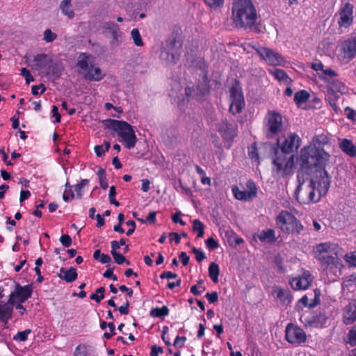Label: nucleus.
Returning a JSON list of instances; mask_svg holds the SVG:
<instances>
[{"instance_id":"obj_1","label":"nucleus","mask_w":356,"mask_h":356,"mask_svg":"<svg viewBox=\"0 0 356 356\" xmlns=\"http://www.w3.org/2000/svg\"><path fill=\"white\" fill-rule=\"evenodd\" d=\"M330 183L331 178L325 169L314 168L309 184L303 181L298 184L295 192L296 198L304 204L317 202L327 194Z\"/></svg>"},{"instance_id":"obj_2","label":"nucleus","mask_w":356,"mask_h":356,"mask_svg":"<svg viewBox=\"0 0 356 356\" xmlns=\"http://www.w3.org/2000/svg\"><path fill=\"white\" fill-rule=\"evenodd\" d=\"M328 143V137L320 134L313 138V146L303 147L298 159L300 169L307 171H312L313 168L325 169L330 154L323 148Z\"/></svg>"},{"instance_id":"obj_3","label":"nucleus","mask_w":356,"mask_h":356,"mask_svg":"<svg viewBox=\"0 0 356 356\" xmlns=\"http://www.w3.org/2000/svg\"><path fill=\"white\" fill-rule=\"evenodd\" d=\"M273 163L277 173L288 175L294 165L296 152L301 145V138L296 133H289L283 140L277 139Z\"/></svg>"},{"instance_id":"obj_4","label":"nucleus","mask_w":356,"mask_h":356,"mask_svg":"<svg viewBox=\"0 0 356 356\" xmlns=\"http://www.w3.org/2000/svg\"><path fill=\"white\" fill-rule=\"evenodd\" d=\"M258 19L257 10L251 0H234L232 19L238 29L252 30Z\"/></svg>"},{"instance_id":"obj_5","label":"nucleus","mask_w":356,"mask_h":356,"mask_svg":"<svg viewBox=\"0 0 356 356\" xmlns=\"http://www.w3.org/2000/svg\"><path fill=\"white\" fill-rule=\"evenodd\" d=\"M181 33L180 27H175L163 44L161 56L169 63L175 64L181 57L183 47Z\"/></svg>"},{"instance_id":"obj_6","label":"nucleus","mask_w":356,"mask_h":356,"mask_svg":"<svg viewBox=\"0 0 356 356\" xmlns=\"http://www.w3.org/2000/svg\"><path fill=\"white\" fill-rule=\"evenodd\" d=\"M104 124L106 128L112 129L122 139L126 148L130 149L135 147L138 139L130 124L123 120L113 119L104 120Z\"/></svg>"},{"instance_id":"obj_7","label":"nucleus","mask_w":356,"mask_h":356,"mask_svg":"<svg viewBox=\"0 0 356 356\" xmlns=\"http://www.w3.org/2000/svg\"><path fill=\"white\" fill-rule=\"evenodd\" d=\"M91 59L92 56L88 53L79 54L76 63L78 72L88 81H100L104 78L105 74L99 67L95 66Z\"/></svg>"},{"instance_id":"obj_8","label":"nucleus","mask_w":356,"mask_h":356,"mask_svg":"<svg viewBox=\"0 0 356 356\" xmlns=\"http://www.w3.org/2000/svg\"><path fill=\"white\" fill-rule=\"evenodd\" d=\"M277 226L280 230L287 234L298 235L304 229V226L291 212L282 210L275 219Z\"/></svg>"},{"instance_id":"obj_9","label":"nucleus","mask_w":356,"mask_h":356,"mask_svg":"<svg viewBox=\"0 0 356 356\" xmlns=\"http://www.w3.org/2000/svg\"><path fill=\"white\" fill-rule=\"evenodd\" d=\"M266 135L268 138H273L283 129L282 116L276 111H268L265 117Z\"/></svg>"},{"instance_id":"obj_10","label":"nucleus","mask_w":356,"mask_h":356,"mask_svg":"<svg viewBox=\"0 0 356 356\" xmlns=\"http://www.w3.org/2000/svg\"><path fill=\"white\" fill-rule=\"evenodd\" d=\"M323 273L329 280H335L340 273L342 266L341 261L336 256L327 257L326 259L319 263Z\"/></svg>"},{"instance_id":"obj_11","label":"nucleus","mask_w":356,"mask_h":356,"mask_svg":"<svg viewBox=\"0 0 356 356\" xmlns=\"http://www.w3.org/2000/svg\"><path fill=\"white\" fill-rule=\"evenodd\" d=\"M217 130L225 143V147L227 149H229L235 137L237 136V127L234 126L227 120H224L218 124Z\"/></svg>"},{"instance_id":"obj_12","label":"nucleus","mask_w":356,"mask_h":356,"mask_svg":"<svg viewBox=\"0 0 356 356\" xmlns=\"http://www.w3.org/2000/svg\"><path fill=\"white\" fill-rule=\"evenodd\" d=\"M354 6L352 3L347 2L341 6L337 15L338 16L337 24L339 28L343 31L347 30L353 24Z\"/></svg>"},{"instance_id":"obj_13","label":"nucleus","mask_w":356,"mask_h":356,"mask_svg":"<svg viewBox=\"0 0 356 356\" xmlns=\"http://www.w3.org/2000/svg\"><path fill=\"white\" fill-rule=\"evenodd\" d=\"M327 316L320 311H313L301 315L300 321L306 327H322L326 323Z\"/></svg>"},{"instance_id":"obj_14","label":"nucleus","mask_w":356,"mask_h":356,"mask_svg":"<svg viewBox=\"0 0 356 356\" xmlns=\"http://www.w3.org/2000/svg\"><path fill=\"white\" fill-rule=\"evenodd\" d=\"M33 291V286L31 284L22 286L19 283H16L14 291L10 294L8 302L13 306L14 299H17L19 302L23 303L31 297Z\"/></svg>"},{"instance_id":"obj_15","label":"nucleus","mask_w":356,"mask_h":356,"mask_svg":"<svg viewBox=\"0 0 356 356\" xmlns=\"http://www.w3.org/2000/svg\"><path fill=\"white\" fill-rule=\"evenodd\" d=\"M256 51L260 57L270 65L278 66L284 62L282 55L277 51H273L272 49L259 47L256 49Z\"/></svg>"},{"instance_id":"obj_16","label":"nucleus","mask_w":356,"mask_h":356,"mask_svg":"<svg viewBox=\"0 0 356 356\" xmlns=\"http://www.w3.org/2000/svg\"><path fill=\"white\" fill-rule=\"evenodd\" d=\"M285 338L290 343L300 344L306 341L307 335L301 327L289 323L286 327Z\"/></svg>"},{"instance_id":"obj_17","label":"nucleus","mask_w":356,"mask_h":356,"mask_svg":"<svg viewBox=\"0 0 356 356\" xmlns=\"http://www.w3.org/2000/svg\"><path fill=\"white\" fill-rule=\"evenodd\" d=\"M245 107L243 94L236 87L230 88L229 112L233 115L241 113Z\"/></svg>"},{"instance_id":"obj_18","label":"nucleus","mask_w":356,"mask_h":356,"mask_svg":"<svg viewBox=\"0 0 356 356\" xmlns=\"http://www.w3.org/2000/svg\"><path fill=\"white\" fill-rule=\"evenodd\" d=\"M246 186L248 188V191H241L237 186H233L232 187V191L234 197L236 200L241 201H248L257 196V188L252 180H248L246 183Z\"/></svg>"},{"instance_id":"obj_19","label":"nucleus","mask_w":356,"mask_h":356,"mask_svg":"<svg viewBox=\"0 0 356 356\" xmlns=\"http://www.w3.org/2000/svg\"><path fill=\"white\" fill-rule=\"evenodd\" d=\"M104 32L109 33L111 38L110 44L112 47L115 48L120 45L122 33L119 26L113 22H106L103 24Z\"/></svg>"},{"instance_id":"obj_20","label":"nucleus","mask_w":356,"mask_h":356,"mask_svg":"<svg viewBox=\"0 0 356 356\" xmlns=\"http://www.w3.org/2000/svg\"><path fill=\"white\" fill-rule=\"evenodd\" d=\"M342 322L346 325H349L356 322V299H350L342 310Z\"/></svg>"},{"instance_id":"obj_21","label":"nucleus","mask_w":356,"mask_h":356,"mask_svg":"<svg viewBox=\"0 0 356 356\" xmlns=\"http://www.w3.org/2000/svg\"><path fill=\"white\" fill-rule=\"evenodd\" d=\"M312 282V275L309 270H305L302 275L293 277L289 280L291 288L294 290H305Z\"/></svg>"},{"instance_id":"obj_22","label":"nucleus","mask_w":356,"mask_h":356,"mask_svg":"<svg viewBox=\"0 0 356 356\" xmlns=\"http://www.w3.org/2000/svg\"><path fill=\"white\" fill-rule=\"evenodd\" d=\"M333 246L334 244L330 242L320 243L316 245L312 250L314 257L320 263L325 260L327 257H332L330 253L332 250H334Z\"/></svg>"},{"instance_id":"obj_23","label":"nucleus","mask_w":356,"mask_h":356,"mask_svg":"<svg viewBox=\"0 0 356 356\" xmlns=\"http://www.w3.org/2000/svg\"><path fill=\"white\" fill-rule=\"evenodd\" d=\"M272 294L275 298L278 300L282 306H289L293 299L291 291L288 288L275 286L273 288Z\"/></svg>"},{"instance_id":"obj_24","label":"nucleus","mask_w":356,"mask_h":356,"mask_svg":"<svg viewBox=\"0 0 356 356\" xmlns=\"http://www.w3.org/2000/svg\"><path fill=\"white\" fill-rule=\"evenodd\" d=\"M342 56L352 59L356 56V38H352L345 40L341 45Z\"/></svg>"},{"instance_id":"obj_25","label":"nucleus","mask_w":356,"mask_h":356,"mask_svg":"<svg viewBox=\"0 0 356 356\" xmlns=\"http://www.w3.org/2000/svg\"><path fill=\"white\" fill-rule=\"evenodd\" d=\"M33 61L35 67L40 70L44 68L50 69L54 64L53 59L49 58L45 54H37L34 56Z\"/></svg>"},{"instance_id":"obj_26","label":"nucleus","mask_w":356,"mask_h":356,"mask_svg":"<svg viewBox=\"0 0 356 356\" xmlns=\"http://www.w3.org/2000/svg\"><path fill=\"white\" fill-rule=\"evenodd\" d=\"M320 79L327 83L328 88L332 92H343L346 86L345 85L336 78L332 79L325 76H319Z\"/></svg>"},{"instance_id":"obj_27","label":"nucleus","mask_w":356,"mask_h":356,"mask_svg":"<svg viewBox=\"0 0 356 356\" xmlns=\"http://www.w3.org/2000/svg\"><path fill=\"white\" fill-rule=\"evenodd\" d=\"M60 273L58 275V277L66 282L71 283L77 279L78 274L74 267H70L69 269L61 268Z\"/></svg>"},{"instance_id":"obj_28","label":"nucleus","mask_w":356,"mask_h":356,"mask_svg":"<svg viewBox=\"0 0 356 356\" xmlns=\"http://www.w3.org/2000/svg\"><path fill=\"white\" fill-rule=\"evenodd\" d=\"M340 149L350 157L356 156V146L353 143L347 138H343L339 143Z\"/></svg>"},{"instance_id":"obj_29","label":"nucleus","mask_w":356,"mask_h":356,"mask_svg":"<svg viewBox=\"0 0 356 356\" xmlns=\"http://www.w3.org/2000/svg\"><path fill=\"white\" fill-rule=\"evenodd\" d=\"M13 307L8 302L0 304V322L7 323L12 318Z\"/></svg>"},{"instance_id":"obj_30","label":"nucleus","mask_w":356,"mask_h":356,"mask_svg":"<svg viewBox=\"0 0 356 356\" xmlns=\"http://www.w3.org/2000/svg\"><path fill=\"white\" fill-rule=\"evenodd\" d=\"M72 0H63L60 3V9L62 13L69 19L74 17V12L72 9Z\"/></svg>"},{"instance_id":"obj_31","label":"nucleus","mask_w":356,"mask_h":356,"mask_svg":"<svg viewBox=\"0 0 356 356\" xmlns=\"http://www.w3.org/2000/svg\"><path fill=\"white\" fill-rule=\"evenodd\" d=\"M258 238L261 242L273 243L276 240L275 231L272 229L263 230L258 235Z\"/></svg>"},{"instance_id":"obj_32","label":"nucleus","mask_w":356,"mask_h":356,"mask_svg":"<svg viewBox=\"0 0 356 356\" xmlns=\"http://www.w3.org/2000/svg\"><path fill=\"white\" fill-rule=\"evenodd\" d=\"M209 79L207 74H204L202 81L197 84V90L200 94L205 95L210 91Z\"/></svg>"},{"instance_id":"obj_33","label":"nucleus","mask_w":356,"mask_h":356,"mask_svg":"<svg viewBox=\"0 0 356 356\" xmlns=\"http://www.w3.org/2000/svg\"><path fill=\"white\" fill-rule=\"evenodd\" d=\"M220 268L218 264L212 262L209 266V276L214 283L218 282Z\"/></svg>"},{"instance_id":"obj_34","label":"nucleus","mask_w":356,"mask_h":356,"mask_svg":"<svg viewBox=\"0 0 356 356\" xmlns=\"http://www.w3.org/2000/svg\"><path fill=\"white\" fill-rule=\"evenodd\" d=\"M169 309L167 306L162 307L152 308L150 311V316L154 318H164L169 314Z\"/></svg>"},{"instance_id":"obj_35","label":"nucleus","mask_w":356,"mask_h":356,"mask_svg":"<svg viewBox=\"0 0 356 356\" xmlns=\"http://www.w3.org/2000/svg\"><path fill=\"white\" fill-rule=\"evenodd\" d=\"M309 98V92L305 90H301L296 92L294 95V102L297 105L305 103Z\"/></svg>"},{"instance_id":"obj_36","label":"nucleus","mask_w":356,"mask_h":356,"mask_svg":"<svg viewBox=\"0 0 356 356\" xmlns=\"http://www.w3.org/2000/svg\"><path fill=\"white\" fill-rule=\"evenodd\" d=\"M269 73L274 76L278 81H287L288 79L291 81L286 72L282 69L276 68L273 70H269Z\"/></svg>"},{"instance_id":"obj_37","label":"nucleus","mask_w":356,"mask_h":356,"mask_svg":"<svg viewBox=\"0 0 356 356\" xmlns=\"http://www.w3.org/2000/svg\"><path fill=\"white\" fill-rule=\"evenodd\" d=\"M248 156L252 161L259 163V156L257 143L254 142L248 147Z\"/></svg>"},{"instance_id":"obj_38","label":"nucleus","mask_w":356,"mask_h":356,"mask_svg":"<svg viewBox=\"0 0 356 356\" xmlns=\"http://www.w3.org/2000/svg\"><path fill=\"white\" fill-rule=\"evenodd\" d=\"M346 343L351 347L356 346V323L349 330L346 336Z\"/></svg>"},{"instance_id":"obj_39","label":"nucleus","mask_w":356,"mask_h":356,"mask_svg":"<svg viewBox=\"0 0 356 356\" xmlns=\"http://www.w3.org/2000/svg\"><path fill=\"white\" fill-rule=\"evenodd\" d=\"M193 231L194 232H197V238H202L204 236V225L199 219L193 220Z\"/></svg>"},{"instance_id":"obj_40","label":"nucleus","mask_w":356,"mask_h":356,"mask_svg":"<svg viewBox=\"0 0 356 356\" xmlns=\"http://www.w3.org/2000/svg\"><path fill=\"white\" fill-rule=\"evenodd\" d=\"M131 38L136 46L140 47L143 45L139 31L137 29H133L131 31Z\"/></svg>"},{"instance_id":"obj_41","label":"nucleus","mask_w":356,"mask_h":356,"mask_svg":"<svg viewBox=\"0 0 356 356\" xmlns=\"http://www.w3.org/2000/svg\"><path fill=\"white\" fill-rule=\"evenodd\" d=\"M31 332L30 329H26L24 331L18 332L14 337L13 339L16 341H25L28 339L29 334Z\"/></svg>"},{"instance_id":"obj_42","label":"nucleus","mask_w":356,"mask_h":356,"mask_svg":"<svg viewBox=\"0 0 356 356\" xmlns=\"http://www.w3.org/2000/svg\"><path fill=\"white\" fill-rule=\"evenodd\" d=\"M115 262L118 264L121 265L123 263H125L127 265H130V261L129 260H127L125 257L120 254V252H114L113 254H111Z\"/></svg>"},{"instance_id":"obj_43","label":"nucleus","mask_w":356,"mask_h":356,"mask_svg":"<svg viewBox=\"0 0 356 356\" xmlns=\"http://www.w3.org/2000/svg\"><path fill=\"white\" fill-rule=\"evenodd\" d=\"M204 2L211 9L218 8L224 4V0H204Z\"/></svg>"},{"instance_id":"obj_44","label":"nucleus","mask_w":356,"mask_h":356,"mask_svg":"<svg viewBox=\"0 0 356 356\" xmlns=\"http://www.w3.org/2000/svg\"><path fill=\"white\" fill-rule=\"evenodd\" d=\"M56 38H57L56 33L52 32L51 29H47L44 31L43 40L46 42H51L54 40H56Z\"/></svg>"},{"instance_id":"obj_45","label":"nucleus","mask_w":356,"mask_h":356,"mask_svg":"<svg viewBox=\"0 0 356 356\" xmlns=\"http://www.w3.org/2000/svg\"><path fill=\"white\" fill-rule=\"evenodd\" d=\"M314 299L309 302V308H314L316 306H317L320 303V296H321V291L318 289H316L314 291Z\"/></svg>"},{"instance_id":"obj_46","label":"nucleus","mask_w":356,"mask_h":356,"mask_svg":"<svg viewBox=\"0 0 356 356\" xmlns=\"http://www.w3.org/2000/svg\"><path fill=\"white\" fill-rule=\"evenodd\" d=\"M65 186H66V188H69V190H67L66 188L65 191H64V193L63 195V200L65 202H68L69 200L74 199V194L72 191L71 186L70 185L69 183H66Z\"/></svg>"},{"instance_id":"obj_47","label":"nucleus","mask_w":356,"mask_h":356,"mask_svg":"<svg viewBox=\"0 0 356 356\" xmlns=\"http://www.w3.org/2000/svg\"><path fill=\"white\" fill-rule=\"evenodd\" d=\"M344 259L350 266L356 267V250L350 253L346 254Z\"/></svg>"},{"instance_id":"obj_48","label":"nucleus","mask_w":356,"mask_h":356,"mask_svg":"<svg viewBox=\"0 0 356 356\" xmlns=\"http://www.w3.org/2000/svg\"><path fill=\"white\" fill-rule=\"evenodd\" d=\"M115 187L114 186H111L109 189V193H108V197L110 203L112 204H114L116 207H118L120 205V203L118 201L115 200Z\"/></svg>"},{"instance_id":"obj_49","label":"nucleus","mask_w":356,"mask_h":356,"mask_svg":"<svg viewBox=\"0 0 356 356\" xmlns=\"http://www.w3.org/2000/svg\"><path fill=\"white\" fill-rule=\"evenodd\" d=\"M89 181L88 179H82L79 184H76L74 186V191H76L78 197L81 198L82 196L81 190L83 187H85Z\"/></svg>"},{"instance_id":"obj_50","label":"nucleus","mask_w":356,"mask_h":356,"mask_svg":"<svg viewBox=\"0 0 356 356\" xmlns=\"http://www.w3.org/2000/svg\"><path fill=\"white\" fill-rule=\"evenodd\" d=\"M192 252L195 255V259L198 262L202 261L206 258L204 252L200 248L193 247Z\"/></svg>"},{"instance_id":"obj_51","label":"nucleus","mask_w":356,"mask_h":356,"mask_svg":"<svg viewBox=\"0 0 356 356\" xmlns=\"http://www.w3.org/2000/svg\"><path fill=\"white\" fill-rule=\"evenodd\" d=\"M74 356H86L87 355V348L83 344H79L75 348Z\"/></svg>"},{"instance_id":"obj_52","label":"nucleus","mask_w":356,"mask_h":356,"mask_svg":"<svg viewBox=\"0 0 356 356\" xmlns=\"http://www.w3.org/2000/svg\"><path fill=\"white\" fill-rule=\"evenodd\" d=\"M21 75L24 76L26 83L29 84L31 81H34L33 76L31 75L30 71L27 70L26 67H22L21 69Z\"/></svg>"},{"instance_id":"obj_53","label":"nucleus","mask_w":356,"mask_h":356,"mask_svg":"<svg viewBox=\"0 0 356 356\" xmlns=\"http://www.w3.org/2000/svg\"><path fill=\"white\" fill-rule=\"evenodd\" d=\"M206 245L209 250H215L218 248L219 244L218 241L213 237L208 238L205 241Z\"/></svg>"},{"instance_id":"obj_54","label":"nucleus","mask_w":356,"mask_h":356,"mask_svg":"<svg viewBox=\"0 0 356 356\" xmlns=\"http://www.w3.org/2000/svg\"><path fill=\"white\" fill-rule=\"evenodd\" d=\"M61 244L65 247L68 248L72 245V241L71 237L68 234H63L59 239Z\"/></svg>"},{"instance_id":"obj_55","label":"nucleus","mask_w":356,"mask_h":356,"mask_svg":"<svg viewBox=\"0 0 356 356\" xmlns=\"http://www.w3.org/2000/svg\"><path fill=\"white\" fill-rule=\"evenodd\" d=\"M344 113L348 119L352 121L356 120V112L349 106L345 108Z\"/></svg>"},{"instance_id":"obj_56","label":"nucleus","mask_w":356,"mask_h":356,"mask_svg":"<svg viewBox=\"0 0 356 356\" xmlns=\"http://www.w3.org/2000/svg\"><path fill=\"white\" fill-rule=\"evenodd\" d=\"M323 74L321 75L320 76H325L330 79H332L333 78H336L338 76L337 73L334 70H333L330 68H327L325 70L323 69Z\"/></svg>"},{"instance_id":"obj_57","label":"nucleus","mask_w":356,"mask_h":356,"mask_svg":"<svg viewBox=\"0 0 356 356\" xmlns=\"http://www.w3.org/2000/svg\"><path fill=\"white\" fill-rule=\"evenodd\" d=\"M205 298L208 300L210 304L215 303L218 300V294L216 291L207 293L205 295Z\"/></svg>"},{"instance_id":"obj_58","label":"nucleus","mask_w":356,"mask_h":356,"mask_svg":"<svg viewBox=\"0 0 356 356\" xmlns=\"http://www.w3.org/2000/svg\"><path fill=\"white\" fill-rule=\"evenodd\" d=\"M186 339V337L177 336L174 341L173 346L177 348H182L184 347Z\"/></svg>"},{"instance_id":"obj_59","label":"nucleus","mask_w":356,"mask_h":356,"mask_svg":"<svg viewBox=\"0 0 356 356\" xmlns=\"http://www.w3.org/2000/svg\"><path fill=\"white\" fill-rule=\"evenodd\" d=\"M156 213L155 211H152L149 213L148 216L147 217L146 220H143V219H141V218H138V220L142 222H149L152 224H154L156 222Z\"/></svg>"},{"instance_id":"obj_60","label":"nucleus","mask_w":356,"mask_h":356,"mask_svg":"<svg viewBox=\"0 0 356 356\" xmlns=\"http://www.w3.org/2000/svg\"><path fill=\"white\" fill-rule=\"evenodd\" d=\"M126 225L129 227V229L126 232V234L127 236H131V234H133V233L134 232V231L136 229V222L133 220H129L126 222Z\"/></svg>"},{"instance_id":"obj_61","label":"nucleus","mask_w":356,"mask_h":356,"mask_svg":"<svg viewBox=\"0 0 356 356\" xmlns=\"http://www.w3.org/2000/svg\"><path fill=\"white\" fill-rule=\"evenodd\" d=\"M129 301L128 300L118 308V310L122 315H127L129 312Z\"/></svg>"},{"instance_id":"obj_62","label":"nucleus","mask_w":356,"mask_h":356,"mask_svg":"<svg viewBox=\"0 0 356 356\" xmlns=\"http://www.w3.org/2000/svg\"><path fill=\"white\" fill-rule=\"evenodd\" d=\"M163 349L161 346L154 345L151 347L150 356H158L159 353H163Z\"/></svg>"},{"instance_id":"obj_63","label":"nucleus","mask_w":356,"mask_h":356,"mask_svg":"<svg viewBox=\"0 0 356 356\" xmlns=\"http://www.w3.org/2000/svg\"><path fill=\"white\" fill-rule=\"evenodd\" d=\"M181 212H176L172 216V220L175 223H179L181 225H185L186 222L180 218Z\"/></svg>"},{"instance_id":"obj_64","label":"nucleus","mask_w":356,"mask_h":356,"mask_svg":"<svg viewBox=\"0 0 356 356\" xmlns=\"http://www.w3.org/2000/svg\"><path fill=\"white\" fill-rule=\"evenodd\" d=\"M177 274L170 271H164L160 275L161 279H174L177 277Z\"/></svg>"}]
</instances>
